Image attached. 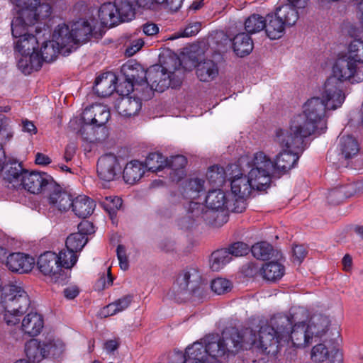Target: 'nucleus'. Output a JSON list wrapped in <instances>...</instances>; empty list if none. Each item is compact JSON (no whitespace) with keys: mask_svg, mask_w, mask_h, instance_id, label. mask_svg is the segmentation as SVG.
<instances>
[{"mask_svg":"<svg viewBox=\"0 0 363 363\" xmlns=\"http://www.w3.org/2000/svg\"><path fill=\"white\" fill-rule=\"evenodd\" d=\"M40 47H14L18 68L24 74L38 71L42 67V58L38 52Z\"/></svg>","mask_w":363,"mask_h":363,"instance_id":"obj_12","label":"nucleus"},{"mask_svg":"<svg viewBox=\"0 0 363 363\" xmlns=\"http://www.w3.org/2000/svg\"><path fill=\"white\" fill-rule=\"evenodd\" d=\"M201 276L195 269L181 272L173 284L171 293L177 301H184L191 296L200 294Z\"/></svg>","mask_w":363,"mask_h":363,"instance_id":"obj_9","label":"nucleus"},{"mask_svg":"<svg viewBox=\"0 0 363 363\" xmlns=\"http://www.w3.org/2000/svg\"><path fill=\"white\" fill-rule=\"evenodd\" d=\"M197 47H184L178 56L168 47H162L159 54L160 65H156L147 69V84L151 90L163 92L169 87L176 88L182 83L184 69H189L196 62L199 52L190 48Z\"/></svg>","mask_w":363,"mask_h":363,"instance_id":"obj_2","label":"nucleus"},{"mask_svg":"<svg viewBox=\"0 0 363 363\" xmlns=\"http://www.w3.org/2000/svg\"><path fill=\"white\" fill-rule=\"evenodd\" d=\"M37 265L40 272L48 277L50 281L62 285L67 282L68 275L59 264L57 253L47 251L40 255Z\"/></svg>","mask_w":363,"mask_h":363,"instance_id":"obj_10","label":"nucleus"},{"mask_svg":"<svg viewBox=\"0 0 363 363\" xmlns=\"http://www.w3.org/2000/svg\"><path fill=\"white\" fill-rule=\"evenodd\" d=\"M67 47H40L38 52H40V57L42 58V64L51 62L57 57V49H64Z\"/></svg>","mask_w":363,"mask_h":363,"instance_id":"obj_58","label":"nucleus"},{"mask_svg":"<svg viewBox=\"0 0 363 363\" xmlns=\"http://www.w3.org/2000/svg\"><path fill=\"white\" fill-rule=\"evenodd\" d=\"M247 177L257 191L265 190L269 187L271 182L269 172L254 168L250 169Z\"/></svg>","mask_w":363,"mask_h":363,"instance_id":"obj_40","label":"nucleus"},{"mask_svg":"<svg viewBox=\"0 0 363 363\" xmlns=\"http://www.w3.org/2000/svg\"><path fill=\"white\" fill-rule=\"evenodd\" d=\"M110 111L106 106L94 104L85 108L82 120L86 123H91L95 127L104 125L110 118Z\"/></svg>","mask_w":363,"mask_h":363,"instance_id":"obj_25","label":"nucleus"},{"mask_svg":"<svg viewBox=\"0 0 363 363\" xmlns=\"http://www.w3.org/2000/svg\"><path fill=\"white\" fill-rule=\"evenodd\" d=\"M87 241V237H85L83 233H72L67 237L65 247L77 253L82 250Z\"/></svg>","mask_w":363,"mask_h":363,"instance_id":"obj_51","label":"nucleus"},{"mask_svg":"<svg viewBox=\"0 0 363 363\" xmlns=\"http://www.w3.org/2000/svg\"><path fill=\"white\" fill-rule=\"evenodd\" d=\"M122 199L118 196H110L106 198V201L104 202L103 205L104 209L108 213L111 219L116 215L118 210L122 206Z\"/></svg>","mask_w":363,"mask_h":363,"instance_id":"obj_57","label":"nucleus"},{"mask_svg":"<svg viewBox=\"0 0 363 363\" xmlns=\"http://www.w3.org/2000/svg\"><path fill=\"white\" fill-rule=\"evenodd\" d=\"M203 352L202 347L199 345L187 347L185 351V363H221L219 360L211 361L208 359H203Z\"/></svg>","mask_w":363,"mask_h":363,"instance_id":"obj_45","label":"nucleus"},{"mask_svg":"<svg viewBox=\"0 0 363 363\" xmlns=\"http://www.w3.org/2000/svg\"><path fill=\"white\" fill-rule=\"evenodd\" d=\"M35 260L32 257L21 253L14 252L9 254L5 262L9 270L12 272L24 274L30 272L34 266Z\"/></svg>","mask_w":363,"mask_h":363,"instance_id":"obj_23","label":"nucleus"},{"mask_svg":"<svg viewBox=\"0 0 363 363\" xmlns=\"http://www.w3.org/2000/svg\"><path fill=\"white\" fill-rule=\"evenodd\" d=\"M142 108L141 99L139 97L123 96L115 101V108L118 113L125 117L137 115Z\"/></svg>","mask_w":363,"mask_h":363,"instance_id":"obj_28","label":"nucleus"},{"mask_svg":"<svg viewBox=\"0 0 363 363\" xmlns=\"http://www.w3.org/2000/svg\"><path fill=\"white\" fill-rule=\"evenodd\" d=\"M206 177L209 183L220 186L225 182L226 174L223 167L214 165L208 168Z\"/></svg>","mask_w":363,"mask_h":363,"instance_id":"obj_48","label":"nucleus"},{"mask_svg":"<svg viewBox=\"0 0 363 363\" xmlns=\"http://www.w3.org/2000/svg\"><path fill=\"white\" fill-rule=\"evenodd\" d=\"M328 106L319 97L308 99L303 106V113L295 116L289 129L276 130V140L287 147L303 149L305 139L318 130L326 129L325 118Z\"/></svg>","mask_w":363,"mask_h":363,"instance_id":"obj_1","label":"nucleus"},{"mask_svg":"<svg viewBox=\"0 0 363 363\" xmlns=\"http://www.w3.org/2000/svg\"><path fill=\"white\" fill-rule=\"evenodd\" d=\"M139 89V86L133 83L130 80H127L125 78V81L116 85V91L121 96H128L130 92L137 91Z\"/></svg>","mask_w":363,"mask_h":363,"instance_id":"obj_61","label":"nucleus"},{"mask_svg":"<svg viewBox=\"0 0 363 363\" xmlns=\"http://www.w3.org/2000/svg\"><path fill=\"white\" fill-rule=\"evenodd\" d=\"M1 303L5 310L4 320L8 325L19 323V316L30 306L28 294L21 286L13 284L3 287Z\"/></svg>","mask_w":363,"mask_h":363,"instance_id":"obj_6","label":"nucleus"},{"mask_svg":"<svg viewBox=\"0 0 363 363\" xmlns=\"http://www.w3.org/2000/svg\"><path fill=\"white\" fill-rule=\"evenodd\" d=\"M228 250L230 252L231 257H241L246 255L249 252L250 248L247 244L238 242L233 244Z\"/></svg>","mask_w":363,"mask_h":363,"instance_id":"obj_62","label":"nucleus"},{"mask_svg":"<svg viewBox=\"0 0 363 363\" xmlns=\"http://www.w3.org/2000/svg\"><path fill=\"white\" fill-rule=\"evenodd\" d=\"M25 6L28 7L31 13H35V23L40 18H48L51 14V6L48 4H40L39 0L26 1Z\"/></svg>","mask_w":363,"mask_h":363,"instance_id":"obj_43","label":"nucleus"},{"mask_svg":"<svg viewBox=\"0 0 363 363\" xmlns=\"http://www.w3.org/2000/svg\"><path fill=\"white\" fill-rule=\"evenodd\" d=\"M247 198L233 196L231 201H228L227 210L234 213H242L246 209V200Z\"/></svg>","mask_w":363,"mask_h":363,"instance_id":"obj_60","label":"nucleus"},{"mask_svg":"<svg viewBox=\"0 0 363 363\" xmlns=\"http://www.w3.org/2000/svg\"><path fill=\"white\" fill-rule=\"evenodd\" d=\"M265 18L259 14H252L245 22V28L249 33H255L265 28Z\"/></svg>","mask_w":363,"mask_h":363,"instance_id":"obj_50","label":"nucleus"},{"mask_svg":"<svg viewBox=\"0 0 363 363\" xmlns=\"http://www.w3.org/2000/svg\"><path fill=\"white\" fill-rule=\"evenodd\" d=\"M94 125L91 123H86L84 121L83 125L81 126L79 133L86 141H92L94 139L95 130Z\"/></svg>","mask_w":363,"mask_h":363,"instance_id":"obj_64","label":"nucleus"},{"mask_svg":"<svg viewBox=\"0 0 363 363\" xmlns=\"http://www.w3.org/2000/svg\"><path fill=\"white\" fill-rule=\"evenodd\" d=\"M240 167L242 170L247 169H257L258 170H264L269 173L270 169L274 167L273 162L264 152L260 151L253 155H245L240 157L238 160Z\"/></svg>","mask_w":363,"mask_h":363,"instance_id":"obj_21","label":"nucleus"},{"mask_svg":"<svg viewBox=\"0 0 363 363\" xmlns=\"http://www.w3.org/2000/svg\"><path fill=\"white\" fill-rule=\"evenodd\" d=\"M116 75L108 72L98 76L94 82V91L101 97H106L112 94L116 89Z\"/></svg>","mask_w":363,"mask_h":363,"instance_id":"obj_26","label":"nucleus"},{"mask_svg":"<svg viewBox=\"0 0 363 363\" xmlns=\"http://www.w3.org/2000/svg\"><path fill=\"white\" fill-rule=\"evenodd\" d=\"M201 24L199 22L189 23L182 33L169 35L164 41H174L182 37H190L196 35L201 30Z\"/></svg>","mask_w":363,"mask_h":363,"instance_id":"obj_55","label":"nucleus"},{"mask_svg":"<svg viewBox=\"0 0 363 363\" xmlns=\"http://www.w3.org/2000/svg\"><path fill=\"white\" fill-rule=\"evenodd\" d=\"M232 257L228 249H220L213 252L210 259V267L213 271H219L229 263Z\"/></svg>","mask_w":363,"mask_h":363,"instance_id":"obj_42","label":"nucleus"},{"mask_svg":"<svg viewBox=\"0 0 363 363\" xmlns=\"http://www.w3.org/2000/svg\"><path fill=\"white\" fill-rule=\"evenodd\" d=\"M3 169H4V179L9 183L12 184L13 187L20 188L23 175L26 171L22 167L21 164L18 162L5 164Z\"/></svg>","mask_w":363,"mask_h":363,"instance_id":"obj_32","label":"nucleus"},{"mask_svg":"<svg viewBox=\"0 0 363 363\" xmlns=\"http://www.w3.org/2000/svg\"><path fill=\"white\" fill-rule=\"evenodd\" d=\"M265 21V32L269 39L277 40L284 35L287 26L274 12L267 14Z\"/></svg>","mask_w":363,"mask_h":363,"instance_id":"obj_31","label":"nucleus"},{"mask_svg":"<svg viewBox=\"0 0 363 363\" xmlns=\"http://www.w3.org/2000/svg\"><path fill=\"white\" fill-rule=\"evenodd\" d=\"M290 320V326L286 328L287 343H291L296 348H304L308 346L313 338L309 333L305 320L308 318V312L303 308L291 310L286 315Z\"/></svg>","mask_w":363,"mask_h":363,"instance_id":"obj_8","label":"nucleus"},{"mask_svg":"<svg viewBox=\"0 0 363 363\" xmlns=\"http://www.w3.org/2000/svg\"><path fill=\"white\" fill-rule=\"evenodd\" d=\"M339 150L345 159L356 156L359 151L357 140L352 135H342L339 139Z\"/></svg>","mask_w":363,"mask_h":363,"instance_id":"obj_36","label":"nucleus"},{"mask_svg":"<svg viewBox=\"0 0 363 363\" xmlns=\"http://www.w3.org/2000/svg\"><path fill=\"white\" fill-rule=\"evenodd\" d=\"M48 201L51 207L60 211H66L71 207L72 196L54 180L48 189Z\"/></svg>","mask_w":363,"mask_h":363,"instance_id":"obj_20","label":"nucleus"},{"mask_svg":"<svg viewBox=\"0 0 363 363\" xmlns=\"http://www.w3.org/2000/svg\"><path fill=\"white\" fill-rule=\"evenodd\" d=\"M252 255L257 259L267 260L274 254L273 247L267 242H260L252 245L251 248Z\"/></svg>","mask_w":363,"mask_h":363,"instance_id":"obj_47","label":"nucleus"},{"mask_svg":"<svg viewBox=\"0 0 363 363\" xmlns=\"http://www.w3.org/2000/svg\"><path fill=\"white\" fill-rule=\"evenodd\" d=\"M322 99L325 101L329 110H335L340 107L345 99L342 84L337 82L336 78L329 77L324 84Z\"/></svg>","mask_w":363,"mask_h":363,"instance_id":"obj_14","label":"nucleus"},{"mask_svg":"<svg viewBox=\"0 0 363 363\" xmlns=\"http://www.w3.org/2000/svg\"><path fill=\"white\" fill-rule=\"evenodd\" d=\"M121 166L116 156L106 154L101 156L97 162L99 177L107 182L114 180L121 173Z\"/></svg>","mask_w":363,"mask_h":363,"instance_id":"obj_16","label":"nucleus"},{"mask_svg":"<svg viewBox=\"0 0 363 363\" xmlns=\"http://www.w3.org/2000/svg\"><path fill=\"white\" fill-rule=\"evenodd\" d=\"M205 201L206 206L213 211H223L227 208L228 200L225 194L220 189L209 191Z\"/></svg>","mask_w":363,"mask_h":363,"instance_id":"obj_37","label":"nucleus"},{"mask_svg":"<svg viewBox=\"0 0 363 363\" xmlns=\"http://www.w3.org/2000/svg\"><path fill=\"white\" fill-rule=\"evenodd\" d=\"M13 134L10 118L0 113V140L10 141L13 137Z\"/></svg>","mask_w":363,"mask_h":363,"instance_id":"obj_54","label":"nucleus"},{"mask_svg":"<svg viewBox=\"0 0 363 363\" xmlns=\"http://www.w3.org/2000/svg\"><path fill=\"white\" fill-rule=\"evenodd\" d=\"M144 173V165L138 161H132L125 165L123 177L126 183L133 184L141 179Z\"/></svg>","mask_w":363,"mask_h":363,"instance_id":"obj_39","label":"nucleus"},{"mask_svg":"<svg viewBox=\"0 0 363 363\" xmlns=\"http://www.w3.org/2000/svg\"><path fill=\"white\" fill-rule=\"evenodd\" d=\"M329 357V352L324 344L315 345L311 353V359L315 362H323Z\"/></svg>","mask_w":363,"mask_h":363,"instance_id":"obj_59","label":"nucleus"},{"mask_svg":"<svg viewBox=\"0 0 363 363\" xmlns=\"http://www.w3.org/2000/svg\"><path fill=\"white\" fill-rule=\"evenodd\" d=\"M216 43L217 45H252V40L249 33H239L233 38L228 36L223 31H216L208 37L207 44Z\"/></svg>","mask_w":363,"mask_h":363,"instance_id":"obj_24","label":"nucleus"},{"mask_svg":"<svg viewBox=\"0 0 363 363\" xmlns=\"http://www.w3.org/2000/svg\"><path fill=\"white\" fill-rule=\"evenodd\" d=\"M116 8L113 2H106L101 4L98 11L99 24L104 27L112 28L120 24L116 13Z\"/></svg>","mask_w":363,"mask_h":363,"instance_id":"obj_29","label":"nucleus"},{"mask_svg":"<svg viewBox=\"0 0 363 363\" xmlns=\"http://www.w3.org/2000/svg\"><path fill=\"white\" fill-rule=\"evenodd\" d=\"M121 72L127 80H130L139 87H145L147 84V69L135 60H128L123 64Z\"/></svg>","mask_w":363,"mask_h":363,"instance_id":"obj_22","label":"nucleus"},{"mask_svg":"<svg viewBox=\"0 0 363 363\" xmlns=\"http://www.w3.org/2000/svg\"><path fill=\"white\" fill-rule=\"evenodd\" d=\"M53 179L46 173L25 171L20 187L31 194H40L47 190Z\"/></svg>","mask_w":363,"mask_h":363,"instance_id":"obj_15","label":"nucleus"},{"mask_svg":"<svg viewBox=\"0 0 363 363\" xmlns=\"http://www.w3.org/2000/svg\"><path fill=\"white\" fill-rule=\"evenodd\" d=\"M333 76L337 82L349 80L352 83H359L363 81V70L361 69L354 62L349 60L345 55L339 57L333 67Z\"/></svg>","mask_w":363,"mask_h":363,"instance_id":"obj_13","label":"nucleus"},{"mask_svg":"<svg viewBox=\"0 0 363 363\" xmlns=\"http://www.w3.org/2000/svg\"><path fill=\"white\" fill-rule=\"evenodd\" d=\"M284 267L277 262L266 263L262 268L263 277L269 281H276L282 277Z\"/></svg>","mask_w":363,"mask_h":363,"instance_id":"obj_44","label":"nucleus"},{"mask_svg":"<svg viewBox=\"0 0 363 363\" xmlns=\"http://www.w3.org/2000/svg\"><path fill=\"white\" fill-rule=\"evenodd\" d=\"M329 323V320L326 316L322 315L313 316L309 322L306 323L312 338L323 336L328 330Z\"/></svg>","mask_w":363,"mask_h":363,"instance_id":"obj_38","label":"nucleus"},{"mask_svg":"<svg viewBox=\"0 0 363 363\" xmlns=\"http://www.w3.org/2000/svg\"><path fill=\"white\" fill-rule=\"evenodd\" d=\"M44 328V319L41 314L31 311L22 319L21 331L29 337L38 336Z\"/></svg>","mask_w":363,"mask_h":363,"instance_id":"obj_27","label":"nucleus"},{"mask_svg":"<svg viewBox=\"0 0 363 363\" xmlns=\"http://www.w3.org/2000/svg\"><path fill=\"white\" fill-rule=\"evenodd\" d=\"M288 326H290V320L286 315H274L267 323L260 326L258 339L250 329H245L241 333L244 337L243 343L255 345L264 353L274 355L281 347L286 345Z\"/></svg>","mask_w":363,"mask_h":363,"instance_id":"obj_3","label":"nucleus"},{"mask_svg":"<svg viewBox=\"0 0 363 363\" xmlns=\"http://www.w3.org/2000/svg\"><path fill=\"white\" fill-rule=\"evenodd\" d=\"M211 288L215 294L220 295L230 291L232 284L226 279L218 277L211 281Z\"/></svg>","mask_w":363,"mask_h":363,"instance_id":"obj_56","label":"nucleus"},{"mask_svg":"<svg viewBox=\"0 0 363 363\" xmlns=\"http://www.w3.org/2000/svg\"><path fill=\"white\" fill-rule=\"evenodd\" d=\"M59 264L63 269H69L74 267L77 261V256L74 252L65 247L57 254Z\"/></svg>","mask_w":363,"mask_h":363,"instance_id":"obj_52","label":"nucleus"},{"mask_svg":"<svg viewBox=\"0 0 363 363\" xmlns=\"http://www.w3.org/2000/svg\"><path fill=\"white\" fill-rule=\"evenodd\" d=\"M204 183V180L199 178L189 179L185 185V196L189 199H195L203 190Z\"/></svg>","mask_w":363,"mask_h":363,"instance_id":"obj_53","label":"nucleus"},{"mask_svg":"<svg viewBox=\"0 0 363 363\" xmlns=\"http://www.w3.org/2000/svg\"><path fill=\"white\" fill-rule=\"evenodd\" d=\"M113 3L120 23L130 21L134 18L135 11L130 0H115Z\"/></svg>","mask_w":363,"mask_h":363,"instance_id":"obj_41","label":"nucleus"},{"mask_svg":"<svg viewBox=\"0 0 363 363\" xmlns=\"http://www.w3.org/2000/svg\"><path fill=\"white\" fill-rule=\"evenodd\" d=\"M351 189L347 184L335 187L328 192L327 199L330 203L337 205L347 198L351 197Z\"/></svg>","mask_w":363,"mask_h":363,"instance_id":"obj_46","label":"nucleus"},{"mask_svg":"<svg viewBox=\"0 0 363 363\" xmlns=\"http://www.w3.org/2000/svg\"><path fill=\"white\" fill-rule=\"evenodd\" d=\"M15 7L17 16L12 21L11 32L13 38L16 39V45H48L46 41L40 42L42 37L38 28H36V35L28 33V27L35 23V13H31L25 5Z\"/></svg>","mask_w":363,"mask_h":363,"instance_id":"obj_7","label":"nucleus"},{"mask_svg":"<svg viewBox=\"0 0 363 363\" xmlns=\"http://www.w3.org/2000/svg\"><path fill=\"white\" fill-rule=\"evenodd\" d=\"M190 49L194 51H199V55H198L195 65L191 67V69L192 67H196V74L199 80L208 82L215 79L219 74V68L217 63L211 60H204L199 62L201 57L203 55L204 51L201 47ZM189 69H190V68Z\"/></svg>","mask_w":363,"mask_h":363,"instance_id":"obj_17","label":"nucleus"},{"mask_svg":"<svg viewBox=\"0 0 363 363\" xmlns=\"http://www.w3.org/2000/svg\"><path fill=\"white\" fill-rule=\"evenodd\" d=\"M230 185L233 195L242 198H248L252 190H255V186L250 182L247 176H243L242 174L234 177Z\"/></svg>","mask_w":363,"mask_h":363,"instance_id":"obj_33","label":"nucleus"},{"mask_svg":"<svg viewBox=\"0 0 363 363\" xmlns=\"http://www.w3.org/2000/svg\"><path fill=\"white\" fill-rule=\"evenodd\" d=\"M105 29L94 16L79 18L68 25H58L52 35L56 45L96 44L104 37Z\"/></svg>","mask_w":363,"mask_h":363,"instance_id":"obj_4","label":"nucleus"},{"mask_svg":"<svg viewBox=\"0 0 363 363\" xmlns=\"http://www.w3.org/2000/svg\"><path fill=\"white\" fill-rule=\"evenodd\" d=\"M71 207L77 217L86 218L93 213L96 203L89 197L85 195H79L72 199Z\"/></svg>","mask_w":363,"mask_h":363,"instance_id":"obj_30","label":"nucleus"},{"mask_svg":"<svg viewBox=\"0 0 363 363\" xmlns=\"http://www.w3.org/2000/svg\"><path fill=\"white\" fill-rule=\"evenodd\" d=\"M287 3L279 5L274 13L280 18L286 26H294L298 19L297 8H303L306 4V0H286Z\"/></svg>","mask_w":363,"mask_h":363,"instance_id":"obj_18","label":"nucleus"},{"mask_svg":"<svg viewBox=\"0 0 363 363\" xmlns=\"http://www.w3.org/2000/svg\"><path fill=\"white\" fill-rule=\"evenodd\" d=\"M64 345L62 342H41L36 339L29 340L25 346V352L29 362H40L49 354L58 356L62 352Z\"/></svg>","mask_w":363,"mask_h":363,"instance_id":"obj_11","label":"nucleus"},{"mask_svg":"<svg viewBox=\"0 0 363 363\" xmlns=\"http://www.w3.org/2000/svg\"><path fill=\"white\" fill-rule=\"evenodd\" d=\"M274 141L277 143L281 148H283V151L281 152L277 157L274 162V167L284 172H286L288 170L291 169L295 164L297 162L299 157V152H301L305 149L306 146L303 149L295 148L293 147H287L286 145H281L276 140V134L274 135ZM305 145L306 143H305Z\"/></svg>","mask_w":363,"mask_h":363,"instance_id":"obj_19","label":"nucleus"},{"mask_svg":"<svg viewBox=\"0 0 363 363\" xmlns=\"http://www.w3.org/2000/svg\"><path fill=\"white\" fill-rule=\"evenodd\" d=\"M348 52L345 55L349 60L358 66L363 63V47H350Z\"/></svg>","mask_w":363,"mask_h":363,"instance_id":"obj_63","label":"nucleus"},{"mask_svg":"<svg viewBox=\"0 0 363 363\" xmlns=\"http://www.w3.org/2000/svg\"><path fill=\"white\" fill-rule=\"evenodd\" d=\"M166 159L159 152H152L149 154L145 160V167L150 171L158 172L167 167Z\"/></svg>","mask_w":363,"mask_h":363,"instance_id":"obj_49","label":"nucleus"},{"mask_svg":"<svg viewBox=\"0 0 363 363\" xmlns=\"http://www.w3.org/2000/svg\"><path fill=\"white\" fill-rule=\"evenodd\" d=\"M243 341L244 337L241 332L233 328L223 332L222 337L218 335H208L189 347L201 345L203 350L201 352V357L213 361L218 360L219 357L228 353L238 352L242 348Z\"/></svg>","mask_w":363,"mask_h":363,"instance_id":"obj_5","label":"nucleus"},{"mask_svg":"<svg viewBox=\"0 0 363 363\" xmlns=\"http://www.w3.org/2000/svg\"><path fill=\"white\" fill-rule=\"evenodd\" d=\"M167 167L171 169L169 173L173 181L179 182L185 175V167L187 164V159L183 155H175L166 159Z\"/></svg>","mask_w":363,"mask_h":363,"instance_id":"obj_34","label":"nucleus"},{"mask_svg":"<svg viewBox=\"0 0 363 363\" xmlns=\"http://www.w3.org/2000/svg\"><path fill=\"white\" fill-rule=\"evenodd\" d=\"M139 6L147 9H154L158 6L172 11L179 9L182 5V0H134Z\"/></svg>","mask_w":363,"mask_h":363,"instance_id":"obj_35","label":"nucleus"}]
</instances>
